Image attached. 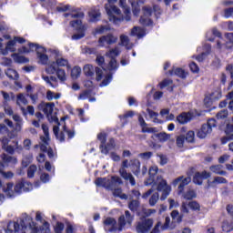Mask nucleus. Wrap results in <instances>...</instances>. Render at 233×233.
<instances>
[{
  "label": "nucleus",
  "instance_id": "obj_1",
  "mask_svg": "<svg viewBox=\"0 0 233 233\" xmlns=\"http://www.w3.org/2000/svg\"><path fill=\"white\" fill-rule=\"evenodd\" d=\"M157 166H153L149 168V177L145 181L146 187H150V185H157V190L158 192H162L160 197L161 201H165L170 196V192H172V187H170L167 180L163 178L161 175H157V180L154 178L157 174Z\"/></svg>",
  "mask_w": 233,
  "mask_h": 233
},
{
  "label": "nucleus",
  "instance_id": "obj_2",
  "mask_svg": "<svg viewBox=\"0 0 233 233\" xmlns=\"http://www.w3.org/2000/svg\"><path fill=\"white\" fill-rule=\"evenodd\" d=\"M65 17L70 19V25L73 28H76L78 33L72 35V39L77 41V39H83L85 37V32H86L87 26L83 25L81 19L85 17V14L77 9H71L70 13L65 14Z\"/></svg>",
  "mask_w": 233,
  "mask_h": 233
},
{
  "label": "nucleus",
  "instance_id": "obj_3",
  "mask_svg": "<svg viewBox=\"0 0 233 233\" xmlns=\"http://www.w3.org/2000/svg\"><path fill=\"white\" fill-rule=\"evenodd\" d=\"M36 52L37 59L40 65H47L48 56H46V49L37 44H28V47H22L18 49L19 54H28L30 52Z\"/></svg>",
  "mask_w": 233,
  "mask_h": 233
},
{
  "label": "nucleus",
  "instance_id": "obj_4",
  "mask_svg": "<svg viewBox=\"0 0 233 233\" xmlns=\"http://www.w3.org/2000/svg\"><path fill=\"white\" fill-rule=\"evenodd\" d=\"M107 4L105 5V10L106 12L107 17L111 23L117 25L123 21V15L121 14V9L114 5L117 3V0H107Z\"/></svg>",
  "mask_w": 233,
  "mask_h": 233
},
{
  "label": "nucleus",
  "instance_id": "obj_5",
  "mask_svg": "<svg viewBox=\"0 0 233 233\" xmlns=\"http://www.w3.org/2000/svg\"><path fill=\"white\" fill-rule=\"evenodd\" d=\"M96 187H103L107 190H114L117 185H123V179L119 177H111V178L98 177L95 180Z\"/></svg>",
  "mask_w": 233,
  "mask_h": 233
},
{
  "label": "nucleus",
  "instance_id": "obj_6",
  "mask_svg": "<svg viewBox=\"0 0 233 233\" xmlns=\"http://www.w3.org/2000/svg\"><path fill=\"white\" fill-rule=\"evenodd\" d=\"M143 15L140 17V24L144 25L145 26H150L152 25V20L150 19L152 14L157 15L161 14V8L157 5H154L153 9L150 5H145L142 8Z\"/></svg>",
  "mask_w": 233,
  "mask_h": 233
},
{
  "label": "nucleus",
  "instance_id": "obj_7",
  "mask_svg": "<svg viewBox=\"0 0 233 233\" xmlns=\"http://www.w3.org/2000/svg\"><path fill=\"white\" fill-rule=\"evenodd\" d=\"M130 167H132V163L129 162L128 159L123 160L118 172L122 179L129 181L132 187H136V178L134 177V175L127 171V168H130Z\"/></svg>",
  "mask_w": 233,
  "mask_h": 233
},
{
  "label": "nucleus",
  "instance_id": "obj_8",
  "mask_svg": "<svg viewBox=\"0 0 233 233\" xmlns=\"http://www.w3.org/2000/svg\"><path fill=\"white\" fill-rule=\"evenodd\" d=\"M216 127V120L209 119L207 124L202 125V127L197 132V137L199 139H205L208 136L212 134V128Z\"/></svg>",
  "mask_w": 233,
  "mask_h": 233
},
{
  "label": "nucleus",
  "instance_id": "obj_9",
  "mask_svg": "<svg viewBox=\"0 0 233 233\" xmlns=\"http://www.w3.org/2000/svg\"><path fill=\"white\" fill-rule=\"evenodd\" d=\"M97 43L99 48H110L112 45H116V43H117V36L114 35V34H107L100 36Z\"/></svg>",
  "mask_w": 233,
  "mask_h": 233
},
{
  "label": "nucleus",
  "instance_id": "obj_10",
  "mask_svg": "<svg viewBox=\"0 0 233 233\" xmlns=\"http://www.w3.org/2000/svg\"><path fill=\"white\" fill-rule=\"evenodd\" d=\"M134 221V215L130 214V211L126 210L125 214L120 216L118 218L119 232L124 228H130L132 222Z\"/></svg>",
  "mask_w": 233,
  "mask_h": 233
},
{
  "label": "nucleus",
  "instance_id": "obj_11",
  "mask_svg": "<svg viewBox=\"0 0 233 233\" xmlns=\"http://www.w3.org/2000/svg\"><path fill=\"white\" fill-rule=\"evenodd\" d=\"M83 70L85 76H87L88 77H92L94 74H96V81H101V79H103V69L101 68H94V66L87 64L84 66Z\"/></svg>",
  "mask_w": 233,
  "mask_h": 233
},
{
  "label": "nucleus",
  "instance_id": "obj_12",
  "mask_svg": "<svg viewBox=\"0 0 233 233\" xmlns=\"http://www.w3.org/2000/svg\"><path fill=\"white\" fill-rule=\"evenodd\" d=\"M0 188H2V191L7 198H15V195L18 194L15 191V186L14 187V183L12 182L3 184L0 180Z\"/></svg>",
  "mask_w": 233,
  "mask_h": 233
},
{
  "label": "nucleus",
  "instance_id": "obj_13",
  "mask_svg": "<svg viewBox=\"0 0 233 233\" xmlns=\"http://www.w3.org/2000/svg\"><path fill=\"white\" fill-rule=\"evenodd\" d=\"M104 228L106 232H119V222L116 221V218H106L104 220Z\"/></svg>",
  "mask_w": 233,
  "mask_h": 233
},
{
  "label": "nucleus",
  "instance_id": "obj_14",
  "mask_svg": "<svg viewBox=\"0 0 233 233\" xmlns=\"http://www.w3.org/2000/svg\"><path fill=\"white\" fill-rule=\"evenodd\" d=\"M42 129L44 132V137H41V144H40V150L42 152H46L48 150V142L50 141V136L48 135V126L43 124Z\"/></svg>",
  "mask_w": 233,
  "mask_h": 233
},
{
  "label": "nucleus",
  "instance_id": "obj_15",
  "mask_svg": "<svg viewBox=\"0 0 233 233\" xmlns=\"http://www.w3.org/2000/svg\"><path fill=\"white\" fill-rule=\"evenodd\" d=\"M53 131L56 139H59L61 142L65 141V134H67L69 139H72V137L76 136V133L74 131H70L66 129V126H64V132L58 133L59 127L57 126H54Z\"/></svg>",
  "mask_w": 233,
  "mask_h": 233
},
{
  "label": "nucleus",
  "instance_id": "obj_16",
  "mask_svg": "<svg viewBox=\"0 0 233 233\" xmlns=\"http://www.w3.org/2000/svg\"><path fill=\"white\" fill-rule=\"evenodd\" d=\"M15 41L13 40H9L6 44H5V47L3 46V40L2 38H0V54L2 56H8V52H15Z\"/></svg>",
  "mask_w": 233,
  "mask_h": 233
},
{
  "label": "nucleus",
  "instance_id": "obj_17",
  "mask_svg": "<svg viewBox=\"0 0 233 233\" xmlns=\"http://www.w3.org/2000/svg\"><path fill=\"white\" fill-rule=\"evenodd\" d=\"M152 225H154V220L147 218L138 222L136 230L137 233H147L150 228H152Z\"/></svg>",
  "mask_w": 233,
  "mask_h": 233
},
{
  "label": "nucleus",
  "instance_id": "obj_18",
  "mask_svg": "<svg viewBox=\"0 0 233 233\" xmlns=\"http://www.w3.org/2000/svg\"><path fill=\"white\" fill-rule=\"evenodd\" d=\"M34 188L32 183L22 180L15 186V190L17 194H21V192H30Z\"/></svg>",
  "mask_w": 233,
  "mask_h": 233
},
{
  "label": "nucleus",
  "instance_id": "obj_19",
  "mask_svg": "<svg viewBox=\"0 0 233 233\" xmlns=\"http://www.w3.org/2000/svg\"><path fill=\"white\" fill-rule=\"evenodd\" d=\"M190 181H192V178H190V177H179L173 181L172 185L173 187L179 185L178 194H181V192H183V188H185V187H187V185H188Z\"/></svg>",
  "mask_w": 233,
  "mask_h": 233
},
{
  "label": "nucleus",
  "instance_id": "obj_20",
  "mask_svg": "<svg viewBox=\"0 0 233 233\" xmlns=\"http://www.w3.org/2000/svg\"><path fill=\"white\" fill-rule=\"evenodd\" d=\"M52 56L55 58V63L58 68L59 66H66V69L70 70V64H68V60L59 56V52L54 51Z\"/></svg>",
  "mask_w": 233,
  "mask_h": 233
},
{
  "label": "nucleus",
  "instance_id": "obj_21",
  "mask_svg": "<svg viewBox=\"0 0 233 233\" xmlns=\"http://www.w3.org/2000/svg\"><path fill=\"white\" fill-rule=\"evenodd\" d=\"M138 122L139 125L142 128V132L147 133V134H156V132H157V128L156 127H148V126H147V122H145V119L143 118V116L139 115L138 116Z\"/></svg>",
  "mask_w": 233,
  "mask_h": 233
},
{
  "label": "nucleus",
  "instance_id": "obj_22",
  "mask_svg": "<svg viewBox=\"0 0 233 233\" xmlns=\"http://www.w3.org/2000/svg\"><path fill=\"white\" fill-rule=\"evenodd\" d=\"M119 6L122 8L125 16H123L122 21H130L131 19V12L130 7L127 5V0H119Z\"/></svg>",
  "mask_w": 233,
  "mask_h": 233
},
{
  "label": "nucleus",
  "instance_id": "obj_23",
  "mask_svg": "<svg viewBox=\"0 0 233 233\" xmlns=\"http://www.w3.org/2000/svg\"><path fill=\"white\" fill-rule=\"evenodd\" d=\"M128 3L132 6L134 15L137 16L141 12V8L139 6H141V5H145V3H147V0H137V3L136 0H128Z\"/></svg>",
  "mask_w": 233,
  "mask_h": 233
},
{
  "label": "nucleus",
  "instance_id": "obj_24",
  "mask_svg": "<svg viewBox=\"0 0 233 233\" xmlns=\"http://www.w3.org/2000/svg\"><path fill=\"white\" fill-rule=\"evenodd\" d=\"M225 134H226V136L221 138L222 145H227V143H228V141L233 140V126H232V124L227 125Z\"/></svg>",
  "mask_w": 233,
  "mask_h": 233
},
{
  "label": "nucleus",
  "instance_id": "obj_25",
  "mask_svg": "<svg viewBox=\"0 0 233 233\" xmlns=\"http://www.w3.org/2000/svg\"><path fill=\"white\" fill-rule=\"evenodd\" d=\"M210 176V173L207 171H203L202 173H196L193 177V182L195 185H203V179H208Z\"/></svg>",
  "mask_w": 233,
  "mask_h": 233
},
{
  "label": "nucleus",
  "instance_id": "obj_26",
  "mask_svg": "<svg viewBox=\"0 0 233 233\" xmlns=\"http://www.w3.org/2000/svg\"><path fill=\"white\" fill-rule=\"evenodd\" d=\"M221 97V91L217 90L211 93L209 96H206L204 98L205 105L208 106L212 101H216V99H220Z\"/></svg>",
  "mask_w": 233,
  "mask_h": 233
},
{
  "label": "nucleus",
  "instance_id": "obj_27",
  "mask_svg": "<svg viewBox=\"0 0 233 233\" xmlns=\"http://www.w3.org/2000/svg\"><path fill=\"white\" fill-rule=\"evenodd\" d=\"M89 21L91 23H96V21L101 17V12L98 7H93L88 13Z\"/></svg>",
  "mask_w": 233,
  "mask_h": 233
},
{
  "label": "nucleus",
  "instance_id": "obj_28",
  "mask_svg": "<svg viewBox=\"0 0 233 233\" xmlns=\"http://www.w3.org/2000/svg\"><path fill=\"white\" fill-rule=\"evenodd\" d=\"M119 39L121 46H125L127 50H132V48H134V44L131 43L130 38H128V35H121Z\"/></svg>",
  "mask_w": 233,
  "mask_h": 233
},
{
  "label": "nucleus",
  "instance_id": "obj_29",
  "mask_svg": "<svg viewBox=\"0 0 233 233\" xmlns=\"http://www.w3.org/2000/svg\"><path fill=\"white\" fill-rule=\"evenodd\" d=\"M130 167L133 174L137 176V177H139V174H141V162L137 159H132Z\"/></svg>",
  "mask_w": 233,
  "mask_h": 233
},
{
  "label": "nucleus",
  "instance_id": "obj_30",
  "mask_svg": "<svg viewBox=\"0 0 233 233\" xmlns=\"http://www.w3.org/2000/svg\"><path fill=\"white\" fill-rule=\"evenodd\" d=\"M54 106H56L54 103H43L40 105V108L44 113L46 114L47 117L52 116V112H54Z\"/></svg>",
  "mask_w": 233,
  "mask_h": 233
},
{
  "label": "nucleus",
  "instance_id": "obj_31",
  "mask_svg": "<svg viewBox=\"0 0 233 233\" xmlns=\"http://www.w3.org/2000/svg\"><path fill=\"white\" fill-rule=\"evenodd\" d=\"M227 180L223 177H216L213 180H208V186L211 187H218V185H225Z\"/></svg>",
  "mask_w": 233,
  "mask_h": 233
},
{
  "label": "nucleus",
  "instance_id": "obj_32",
  "mask_svg": "<svg viewBox=\"0 0 233 233\" xmlns=\"http://www.w3.org/2000/svg\"><path fill=\"white\" fill-rule=\"evenodd\" d=\"M169 76H177L178 77H181V79H185L187 76H188V73L182 68H173L169 71Z\"/></svg>",
  "mask_w": 233,
  "mask_h": 233
},
{
  "label": "nucleus",
  "instance_id": "obj_33",
  "mask_svg": "<svg viewBox=\"0 0 233 233\" xmlns=\"http://www.w3.org/2000/svg\"><path fill=\"white\" fill-rule=\"evenodd\" d=\"M192 119V114L190 113H182L177 117V121L180 123V125H185L188 123Z\"/></svg>",
  "mask_w": 233,
  "mask_h": 233
},
{
  "label": "nucleus",
  "instance_id": "obj_34",
  "mask_svg": "<svg viewBox=\"0 0 233 233\" xmlns=\"http://www.w3.org/2000/svg\"><path fill=\"white\" fill-rule=\"evenodd\" d=\"M115 147H116V142H114V139L111 138L106 146L100 145V150L102 154H108V152L114 149Z\"/></svg>",
  "mask_w": 233,
  "mask_h": 233
},
{
  "label": "nucleus",
  "instance_id": "obj_35",
  "mask_svg": "<svg viewBox=\"0 0 233 233\" xmlns=\"http://www.w3.org/2000/svg\"><path fill=\"white\" fill-rule=\"evenodd\" d=\"M16 105L20 106L21 110H24L23 106L28 105V100H26L25 94L20 93L16 96Z\"/></svg>",
  "mask_w": 233,
  "mask_h": 233
},
{
  "label": "nucleus",
  "instance_id": "obj_36",
  "mask_svg": "<svg viewBox=\"0 0 233 233\" xmlns=\"http://www.w3.org/2000/svg\"><path fill=\"white\" fill-rule=\"evenodd\" d=\"M57 64H56V61L50 62L46 66V74H49L50 76H54L58 70Z\"/></svg>",
  "mask_w": 233,
  "mask_h": 233
},
{
  "label": "nucleus",
  "instance_id": "obj_37",
  "mask_svg": "<svg viewBox=\"0 0 233 233\" xmlns=\"http://www.w3.org/2000/svg\"><path fill=\"white\" fill-rule=\"evenodd\" d=\"M153 139H157L160 143H166V141H168L170 139V135L167 133H158V134H154L152 136Z\"/></svg>",
  "mask_w": 233,
  "mask_h": 233
},
{
  "label": "nucleus",
  "instance_id": "obj_38",
  "mask_svg": "<svg viewBox=\"0 0 233 233\" xmlns=\"http://www.w3.org/2000/svg\"><path fill=\"white\" fill-rule=\"evenodd\" d=\"M209 170L213 172V174H218V176H226L227 171L223 170V166L215 165L209 167Z\"/></svg>",
  "mask_w": 233,
  "mask_h": 233
},
{
  "label": "nucleus",
  "instance_id": "obj_39",
  "mask_svg": "<svg viewBox=\"0 0 233 233\" xmlns=\"http://www.w3.org/2000/svg\"><path fill=\"white\" fill-rule=\"evenodd\" d=\"M13 119L15 122V131L21 132L23 128V118H21V116L18 115H13Z\"/></svg>",
  "mask_w": 233,
  "mask_h": 233
},
{
  "label": "nucleus",
  "instance_id": "obj_40",
  "mask_svg": "<svg viewBox=\"0 0 233 233\" xmlns=\"http://www.w3.org/2000/svg\"><path fill=\"white\" fill-rule=\"evenodd\" d=\"M34 159V156H32V154L28 153V154H23V157H22V166L24 167V168H26V167H28V165H30V163H32V160Z\"/></svg>",
  "mask_w": 233,
  "mask_h": 233
},
{
  "label": "nucleus",
  "instance_id": "obj_41",
  "mask_svg": "<svg viewBox=\"0 0 233 233\" xmlns=\"http://www.w3.org/2000/svg\"><path fill=\"white\" fill-rule=\"evenodd\" d=\"M105 32H110V26L109 25H99L95 28L93 31L94 35L105 34Z\"/></svg>",
  "mask_w": 233,
  "mask_h": 233
},
{
  "label": "nucleus",
  "instance_id": "obj_42",
  "mask_svg": "<svg viewBox=\"0 0 233 233\" xmlns=\"http://www.w3.org/2000/svg\"><path fill=\"white\" fill-rule=\"evenodd\" d=\"M145 34V29L141 27L135 26L131 30V35H137L138 38L144 37Z\"/></svg>",
  "mask_w": 233,
  "mask_h": 233
},
{
  "label": "nucleus",
  "instance_id": "obj_43",
  "mask_svg": "<svg viewBox=\"0 0 233 233\" xmlns=\"http://www.w3.org/2000/svg\"><path fill=\"white\" fill-rule=\"evenodd\" d=\"M2 159L4 163H7V165H15V163H17V158H15V157L8 156L6 154H4L2 156Z\"/></svg>",
  "mask_w": 233,
  "mask_h": 233
},
{
  "label": "nucleus",
  "instance_id": "obj_44",
  "mask_svg": "<svg viewBox=\"0 0 233 233\" xmlns=\"http://www.w3.org/2000/svg\"><path fill=\"white\" fill-rule=\"evenodd\" d=\"M119 54H121V50H119V47H115L113 49H110L106 56L107 57H110V59H116V57H117V56H119Z\"/></svg>",
  "mask_w": 233,
  "mask_h": 233
},
{
  "label": "nucleus",
  "instance_id": "obj_45",
  "mask_svg": "<svg viewBox=\"0 0 233 233\" xmlns=\"http://www.w3.org/2000/svg\"><path fill=\"white\" fill-rule=\"evenodd\" d=\"M56 75L57 79H59L61 83H65V81H66V72L65 71V69H61L58 67V70H56Z\"/></svg>",
  "mask_w": 233,
  "mask_h": 233
},
{
  "label": "nucleus",
  "instance_id": "obj_46",
  "mask_svg": "<svg viewBox=\"0 0 233 233\" xmlns=\"http://www.w3.org/2000/svg\"><path fill=\"white\" fill-rule=\"evenodd\" d=\"M147 114H148L150 119L153 120V123H159V124L163 123L162 120H160L159 118H157V116H159V114H157V113H156V112L150 110L149 108L147 109Z\"/></svg>",
  "mask_w": 233,
  "mask_h": 233
},
{
  "label": "nucleus",
  "instance_id": "obj_47",
  "mask_svg": "<svg viewBox=\"0 0 233 233\" xmlns=\"http://www.w3.org/2000/svg\"><path fill=\"white\" fill-rule=\"evenodd\" d=\"M222 230L224 232H232L233 230V221L226 220L222 224Z\"/></svg>",
  "mask_w": 233,
  "mask_h": 233
},
{
  "label": "nucleus",
  "instance_id": "obj_48",
  "mask_svg": "<svg viewBox=\"0 0 233 233\" xmlns=\"http://www.w3.org/2000/svg\"><path fill=\"white\" fill-rule=\"evenodd\" d=\"M5 75L9 79H19V74L15 69L9 68L5 71Z\"/></svg>",
  "mask_w": 233,
  "mask_h": 233
},
{
  "label": "nucleus",
  "instance_id": "obj_49",
  "mask_svg": "<svg viewBox=\"0 0 233 233\" xmlns=\"http://www.w3.org/2000/svg\"><path fill=\"white\" fill-rule=\"evenodd\" d=\"M61 98V93H55L50 90L46 92V99L48 101H53V99H60Z\"/></svg>",
  "mask_w": 233,
  "mask_h": 233
},
{
  "label": "nucleus",
  "instance_id": "obj_50",
  "mask_svg": "<svg viewBox=\"0 0 233 233\" xmlns=\"http://www.w3.org/2000/svg\"><path fill=\"white\" fill-rule=\"evenodd\" d=\"M113 196H115L116 198H120V199H128V196L127 194H124L121 188L115 189L113 191Z\"/></svg>",
  "mask_w": 233,
  "mask_h": 233
},
{
  "label": "nucleus",
  "instance_id": "obj_51",
  "mask_svg": "<svg viewBox=\"0 0 233 233\" xmlns=\"http://www.w3.org/2000/svg\"><path fill=\"white\" fill-rule=\"evenodd\" d=\"M12 57L15 61V63H26V58H25V56L17 54V53H15L12 55Z\"/></svg>",
  "mask_w": 233,
  "mask_h": 233
},
{
  "label": "nucleus",
  "instance_id": "obj_52",
  "mask_svg": "<svg viewBox=\"0 0 233 233\" xmlns=\"http://www.w3.org/2000/svg\"><path fill=\"white\" fill-rule=\"evenodd\" d=\"M159 200V193H154L149 198V205L150 207H156V204Z\"/></svg>",
  "mask_w": 233,
  "mask_h": 233
},
{
  "label": "nucleus",
  "instance_id": "obj_53",
  "mask_svg": "<svg viewBox=\"0 0 233 233\" xmlns=\"http://www.w3.org/2000/svg\"><path fill=\"white\" fill-rule=\"evenodd\" d=\"M79 76H81V67L75 66L71 70V77H72V79H77V77H79Z\"/></svg>",
  "mask_w": 233,
  "mask_h": 233
},
{
  "label": "nucleus",
  "instance_id": "obj_54",
  "mask_svg": "<svg viewBox=\"0 0 233 233\" xmlns=\"http://www.w3.org/2000/svg\"><path fill=\"white\" fill-rule=\"evenodd\" d=\"M171 218L174 221H177V223H181L183 218L179 216V211L174 210L171 212Z\"/></svg>",
  "mask_w": 233,
  "mask_h": 233
},
{
  "label": "nucleus",
  "instance_id": "obj_55",
  "mask_svg": "<svg viewBox=\"0 0 233 233\" xmlns=\"http://www.w3.org/2000/svg\"><path fill=\"white\" fill-rule=\"evenodd\" d=\"M128 208H130L133 212H136V210L139 208V202L132 199L128 204Z\"/></svg>",
  "mask_w": 233,
  "mask_h": 233
},
{
  "label": "nucleus",
  "instance_id": "obj_56",
  "mask_svg": "<svg viewBox=\"0 0 233 233\" xmlns=\"http://www.w3.org/2000/svg\"><path fill=\"white\" fill-rule=\"evenodd\" d=\"M195 137L196 133H194V131H188L186 135V141H187V143H194Z\"/></svg>",
  "mask_w": 233,
  "mask_h": 233
},
{
  "label": "nucleus",
  "instance_id": "obj_57",
  "mask_svg": "<svg viewBox=\"0 0 233 233\" xmlns=\"http://www.w3.org/2000/svg\"><path fill=\"white\" fill-rule=\"evenodd\" d=\"M35 172H37V167L35 165L30 166L27 170V177H34V174H35Z\"/></svg>",
  "mask_w": 233,
  "mask_h": 233
},
{
  "label": "nucleus",
  "instance_id": "obj_58",
  "mask_svg": "<svg viewBox=\"0 0 233 233\" xmlns=\"http://www.w3.org/2000/svg\"><path fill=\"white\" fill-rule=\"evenodd\" d=\"M24 150H30L32 148V140L30 138H25L23 141Z\"/></svg>",
  "mask_w": 233,
  "mask_h": 233
},
{
  "label": "nucleus",
  "instance_id": "obj_59",
  "mask_svg": "<svg viewBox=\"0 0 233 233\" xmlns=\"http://www.w3.org/2000/svg\"><path fill=\"white\" fill-rule=\"evenodd\" d=\"M117 69V61L116 58H111L109 65H108V70H116Z\"/></svg>",
  "mask_w": 233,
  "mask_h": 233
},
{
  "label": "nucleus",
  "instance_id": "obj_60",
  "mask_svg": "<svg viewBox=\"0 0 233 233\" xmlns=\"http://www.w3.org/2000/svg\"><path fill=\"white\" fill-rule=\"evenodd\" d=\"M187 207L189 208H191V210H199L200 206L199 203L196 202V201H191L187 204Z\"/></svg>",
  "mask_w": 233,
  "mask_h": 233
},
{
  "label": "nucleus",
  "instance_id": "obj_61",
  "mask_svg": "<svg viewBox=\"0 0 233 233\" xmlns=\"http://www.w3.org/2000/svg\"><path fill=\"white\" fill-rule=\"evenodd\" d=\"M161 229L165 230V228H163V225L161 224V222H157L150 233H159L161 232Z\"/></svg>",
  "mask_w": 233,
  "mask_h": 233
},
{
  "label": "nucleus",
  "instance_id": "obj_62",
  "mask_svg": "<svg viewBox=\"0 0 233 233\" xmlns=\"http://www.w3.org/2000/svg\"><path fill=\"white\" fill-rule=\"evenodd\" d=\"M196 198V192L194 190H189L184 195V199H194Z\"/></svg>",
  "mask_w": 233,
  "mask_h": 233
},
{
  "label": "nucleus",
  "instance_id": "obj_63",
  "mask_svg": "<svg viewBox=\"0 0 233 233\" xmlns=\"http://www.w3.org/2000/svg\"><path fill=\"white\" fill-rule=\"evenodd\" d=\"M232 16H233V7L227 8L224 10V17H226V19H228V17H232Z\"/></svg>",
  "mask_w": 233,
  "mask_h": 233
},
{
  "label": "nucleus",
  "instance_id": "obj_64",
  "mask_svg": "<svg viewBox=\"0 0 233 233\" xmlns=\"http://www.w3.org/2000/svg\"><path fill=\"white\" fill-rule=\"evenodd\" d=\"M223 28H227L228 30L233 31V22L228 21V22H224L222 24Z\"/></svg>",
  "mask_w": 233,
  "mask_h": 233
}]
</instances>
